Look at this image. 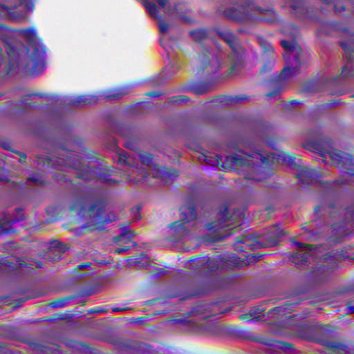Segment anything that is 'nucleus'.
I'll use <instances>...</instances> for the list:
<instances>
[{"label":"nucleus","mask_w":354,"mask_h":354,"mask_svg":"<svg viewBox=\"0 0 354 354\" xmlns=\"http://www.w3.org/2000/svg\"><path fill=\"white\" fill-rule=\"evenodd\" d=\"M259 44L264 49L265 51L270 52L272 50V47L270 44L263 38L259 39Z\"/></svg>","instance_id":"22"},{"label":"nucleus","mask_w":354,"mask_h":354,"mask_svg":"<svg viewBox=\"0 0 354 354\" xmlns=\"http://www.w3.org/2000/svg\"><path fill=\"white\" fill-rule=\"evenodd\" d=\"M26 156L24 153H21L19 161L21 162H24L26 161Z\"/></svg>","instance_id":"38"},{"label":"nucleus","mask_w":354,"mask_h":354,"mask_svg":"<svg viewBox=\"0 0 354 354\" xmlns=\"http://www.w3.org/2000/svg\"><path fill=\"white\" fill-rule=\"evenodd\" d=\"M24 0H6L10 8H16L23 3Z\"/></svg>","instance_id":"23"},{"label":"nucleus","mask_w":354,"mask_h":354,"mask_svg":"<svg viewBox=\"0 0 354 354\" xmlns=\"http://www.w3.org/2000/svg\"><path fill=\"white\" fill-rule=\"evenodd\" d=\"M88 202L87 198H80L75 201L70 209L75 212H82L85 210V205Z\"/></svg>","instance_id":"12"},{"label":"nucleus","mask_w":354,"mask_h":354,"mask_svg":"<svg viewBox=\"0 0 354 354\" xmlns=\"http://www.w3.org/2000/svg\"><path fill=\"white\" fill-rule=\"evenodd\" d=\"M250 239L248 236L243 238V240L241 241V242L246 245H250Z\"/></svg>","instance_id":"36"},{"label":"nucleus","mask_w":354,"mask_h":354,"mask_svg":"<svg viewBox=\"0 0 354 354\" xmlns=\"http://www.w3.org/2000/svg\"><path fill=\"white\" fill-rule=\"evenodd\" d=\"M183 225V223L180 222V221H176V222H174V223H171L169 225V227L170 228H175V227H181Z\"/></svg>","instance_id":"33"},{"label":"nucleus","mask_w":354,"mask_h":354,"mask_svg":"<svg viewBox=\"0 0 354 354\" xmlns=\"http://www.w3.org/2000/svg\"><path fill=\"white\" fill-rule=\"evenodd\" d=\"M68 299H59V300H57V301H55L52 303V306H54V307H56V308H62V307H64V303L65 301L67 300Z\"/></svg>","instance_id":"27"},{"label":"nucleus","mask_w":354,"mask_h":354,"mask_svg":"<svg viewBox=\"0 0 354 354\" xmlns=\"http://www.w3.org/2000/svg\"><path fill=\"white\" fill-rule=\"evenodd\" d=\"M198 64L201 70L207 68L209 66V60L207 58L199 57L198 58Z\"/></svg>","instance_id":"21"},{"label":"nucleus","mask_w":354,"mask_h":354,"mask_svg":"<svg viewBox=\"0 0 354 354\" xmlns=\"http://www.w3.org/2000/svg\"><path fill=\"white\" fill-rule=\"evenodd\" d=\"M322 156L326 158V156H328L331 161L335 164L348 165L353 163V157L351 155L341 152L335 149L323 151Z\"/></svg>","instance_id":"4"},{"label":"nucleus","mask_w":354,"mask_h":354,"mask_svg":"<svg viewBox=\"0 0 354 354\" xmlns=\"http://www.w3.org/2000/svg\"><path fill=\"white\" fill-rule=\"evenodd\" d=\"M138 172L139 174L141 176V178H131L130 176H128L129 180L135 183H140L144 179L148 178V176H149V174L143 169H140Z\"/></svg>","instance_id":"17"},{"label":"nucleus","mask_w":354,"mask_h":354,"mask_svg":"<svg viewBox=\"0 0 354 354\" xmlns=\"http://www.w3.org/2000/svg\"><path fill=\"white\" fill-rule=\"evenodd\" d=\"M33 7H34L33 3H30V8H33Z\"/></svg>","instance_id":"53"},{"label":"nucleus","mask_w":354,"mask_h":354,"mask_svg":"<svg viewBox=\"0 0 354 354\" xmlns=\"http://www.w3.org/2000/svg\"><path fill=\"white\" fill-rule=\"evenodd\" d=\"M2 7H4L6 8V9H8V6H5V5H3Z\"/></svg>","instance_id":"57"},{"label":"nucleus","mask_w":354,"mask_h":354,"mask_svg":"<svg viewBox=\"0 0 354 354\" xmlns=\"http://www.w3.org/2000/svg\"><path fill=\"white\" fill-rule=\"evenodd\" d=\"M245 98V97H237V100H244Z\"/></svg>","instance_id":"49"},{"label":"nucleus","mask_w":354,"mask_h":354,"mask_svg":"<svg viewBox=\"0 0 354 354\" xmlns=\"http://www.w3.org/2000/svg\"><path fill=\"white\" fill-rule=\"evenodd\" d=\"M225 39L231 46H232V44L234 41V37L232 35L228 34L225 37Z\"/></svg>","instance_id":"32"},{"label":"nucleus","mask_w":354,"mask_h":354,"mask_svg":"<svg viewBox=\"0 0 354 354\" xmlns=\"http://www.w3.org/2000/svg\"><path fill=\"white\" fill-rule=\"evenodd\" d=\"M296 244L299 248L304 249L305 252L302 254L297 252L293 257H295L297 259H301V261L307 262L308 256L313 254L314 250L316 249V246L306 245L301 243H296Z\"/></svg>","instance_id":"8"},{"label":"nucleus","mask_w":354,"mask_h":354,"mask_svg":"<svg viewBox=\"0 0 354 354\" xmlns=\"http://www.w3.org/2000/svg\"><path fill=\"white\" fill-rule=\"evenodd\" d=\"M134 236L133 232H125L113 238V241L120 244H129L132 242V238Z\"/></svg>","instance_id":"13"},{"label":"nucleus","mask_w":354,"mask_h":354,"mask_svg":"<svg viewBox=\"0 0 354 354\" xmlns=\"http://www.w3.org/2000/svg\"><path fill=\"white\" fill-rule=\"evenodd\" d=\"M265 344L267 345H270V346L272 345V343L271 342V341L266 342Z\"/></svg>","instance_id":"47"},{"label":"nucleus","mask_w":354,"mask_h":354,"mask_svg":"<svg viewBox=\"0 0 354 354\" xmlns=\"http://www.w3.org/2000/svg\"><path fill=\"white\" fill-rule=\"evenodd\" d=\"M344 176H345V178H346V180H350V179H348V177H354V171H346L344 172Z\"/></svg>","instance_id":"34"},{"label":"nucleus","mask_w":354,"mask_h":354,"mask_svg":"<svg viewBox=\"0 0 354 354\" xmlns=\"http://www.w3.org/2000/svg\"><path fill=\"white\" fill-rule=\"evenodd\" d=\"M342 48L347 55L349 62L343 68V70L353 68L354 70V41H346L341 43Z\"/></svg>","instance_id":"6"},{"label":"nucleus","mask_w":354,"mask_h":354,"mask_svg":"<svg viewBox=\"0 0 354 354\" xmlns=\"http://www.w3.org/2000/svg\"><path fill=\"white\" fill-rule=\"evenodd\" d=\"M88 214L91 222L88 225L84 227L86 232L102 230L105 223L114 220V218H110L105 215V208L101 203L91 205L88 210Z\"/></svg>","instance_id":"1"},{"label":"nucleus","mask_w":354,"mask_h":354,"mask_svg":"<svg viewBox=\"0 0 354 354\" xmlns=\"http://www.w3.org/2000/svg\"><path fill=\"white\" fill-rule=\"evenodd\" d=\"M26 6L28 7V9H30V5H28V3L26 4Z\"/></svg>","instance_id":"56"},{"label":"nucleus","mask_w":354,"mask_h":354,"mask_svg":"<svg viewBox=\"0 0 354 354\" xmlns=\"http://www.w3.org/2000/svg\"><path fill=\"white\" fill-rule=\"evenodd\" d=\"M277 244V241H273L272 242H270L269 243H268V246H273V245H275Z\"/></svg>","instance_id":"43"},{"label":"nucleus","mask_w":354,"mask_h":354,"mask_svg":"<svg viewBox=\"0 0 354 354\" xmlns=\"http://www.w3.org/2000/svg\"><path fill=\"white\" fill-rule=\"evenodd\" d=\"M263 311L264 310L259 308H254L250 310L247 313L240 315L239 318L240 319L245 321L255 320L261 317Z\"/></svg>","instance_id":"10"},{"label":"nucleus","mask_w":354,"mask_h":354,"mask_svg":"<svg viewBox=\"0 0 354 354\" xmlns=\"http://www.w3.org/2000/svg\"><path fill=\"white\" fill-rule=\"evenodd\" d=\"M261 255L259 254H254L251 255V259H253L254 261H257L260 259Z\"/></svg>","instance_id":"35"},{"label":"nucleus","mask_w":354,"mask_h":354,"mask_svg":"<svg viewBox=\"0 0 354 354\" xmlns=\"http://www.w3.org/2000/svg\"><path fill=\"white\" fill-rule=\"evenodd\" d=\"M227 163L234 166H246L261 161L266 162V158L260 153H255L254 155L240 151L236 154L228 156L226 158Z\"/></svg>","instance_id":"3"},{"label":"nucleus","mask_w":354,"mask_h":354,"mask_svg":"<svg viewBox=\"0 0 354 354\" xmlns=\"http://www.w3.org/2000/svg\"><path fill=\"white\" fill-rule=\"evenodd\" d=\"M144 6L153 18L156 19L158 17L157 15V6L154 3L145 1Z\"/></svg>","instance_id":"15"},{"label":"nucleus","mask_w":354,"mask_h":354,"mask_svg":"<svg viewBox=\"0 0 354 354\" xmlns=\"http://www.w3.org/2000/svg\"><path fill=\"white\" fill-rule=\"evenodd\" d=\"M43 266L42 263L41 261H35V266L37 268H41Z\"/></svg>","instance_id":"42"},{"label":"nucleus","mask_w":354,"mask_h":354,"mask_svg":"<svg viewBox=\"0 0 354 354\" xmlns=\"http://www.w3.org/2000/svg\"><path fill=\"white\" fill-rule=\"evenodd\" d=\"M281 46L285 50L288 51V57H295L296 60L295 67H285L281 71V76L282 78H288L295 75L300 68V62L298 56L301 53V49L297 43L288 41H282Z\"/></svg>","instance_id":"2"},{"label":"nucleus","mask_w":354,"mask_h":354,"mask_svg":"<svg viewBox=\"0 0 354 354\" xmlns=\"http://www.w3.org/2000/svg\"><path fill=\"white\" fill-rule=\"evenodd\" d=\"M215 328L218 330L221 329V327L219 326H215Z\"/></svg>","instance_id":"52"},{"label":"nucleus","mask_w":354,"mask_h":354,"mask_svg":"<svg viewBox=\"0 0 354 354\" xmlns=\"http://www.w3.org/2000/svg\"><path fill=\"white\" fill-rule=\"evenodd\" d=\"M118 95H108V97H108V98H110V97H118Z\"/></svg>","instance_id":"48"},{"label":"nucleus","mask_w":354,"mask_h":354,"mask_svg":"<svg viewBox=\"0 0 354 354\" xmlns=\"http://www.w3.org/2000/svg\"><path fill=\"white\" fill-rule=\"evenodd\" d=\"M178 176V173L177 171L165 168V167H155L153 168V171L152 173V177L154 178L167 180L168 178H176Z\"/></svg>","instance_id":"5"},{"label":"nucleus","mask_w":354,"mask_h":354,"mask_svg":"<svg viewBox=\"0 0 354 354\" xmlns=\"http://www.w3.org/2000/svg\"><path fill=\"white\" fill-rule=\"evenodd\" d=\"M180 211L183 212V213H189L190 214V216L186 217V219L189 221V220H192L194 218H196V215H195V209L194 207H183L180 209Z\"/></svg>","instance_id":"19"},{"label":"nucleus","mask_w":354,"mask_h":354,"mask_svg":"<svg viewBox=\"0 0 354 354\" xmlns=\"http://www.w3.org/2000/svg\"><path fill=\"white\" fill-rule=\"evenodd\" d=\"M296 176L303 182H308L317 178L318 174L308 167H299L297 169Z\"/></svg>","instance_id":"7"},{"label":"nucleus","mask_w":354,"mask_h":354,"mask_svg":"<svg viewBox=\"0 0 354 354\" xmlns=\"http://www.w3.org/2000/svg\"><path fill=\"white\" fill-rule=\"evenodd\" d=\"M80 177H81V178H84V179H88V177H87V176H80Z\"/></svg>","instance_id":"51"},{"label":"nucleus","mask_w":354,"mask_h":354,"mask_svg":"<svg viewBox=\"0 0 354 354\" xmlns=\"http://www.w3.org/2000/svg\"><path fill=\"white\" fill-rule=\"evenodd\" d=\"M158 3L164 10H167L169 7V3L168 0H158Z\"/></svg>","instance_id":"28"},{"label":"nucleus","mask_w":354,"mask_h":354,"mask_svg":"<svg viewBox=\"0 0 354 354\" xmlns=\"http://www.w3.org/2000/svg\"><path fill=\"white\" fill-rule=\"evenodd\" d=\"M348 311L349 313H354V306H351L350 304H347Z\"/></svg>","instance_id":"37"},{"label":"nucleus","mask_w":354,"mask_h":354,"mask_svg":"<svg viewBox=\"0 0 354 354\" xmlns=\"http://www.w3.org/2000/svg\"><path fill=\"white\" fill-rule=\"evenodd\" d=\"M277 235H278L279 236H283V235H284V233H283L282 231H281V232H278V233H277Z\"/></svg>","instance_id":"46"},{"label":"nucleus","mask_w":354,"mask_h":354,"mask_svg":"<svg viewBox=\"0 0 354 354\" xmlns=\"http://www.w3.org/2000/svg\"><path fill=\"white\" fill-rule=\"evenodd\" d=\"M207 227L209 230H215V231H218V232H221L223 228V227L221 225V223L219 221H215V222L209 223L207 225Z\"/></svg>","instance_id":"20"},{"label":"nucleus","mask_w":354,"mask_h":354,"mask_svg":"<svg viewBox=\"0 0 354 354\" xmlns=\"http://www.w3.org/2000/svg\"><path fill=\"white\" fill-rule=\"evenodd\" d=\"M3 147H4L5 149H8V145H6V146H5V145H3Z\"/></svg>","instance_id":"55"},{"label":"nucleus","mask_w":354,"mask_h":354,"mask_svg":"<svg viewBox=\"0 0 354 354\" xmlns=\"http://www.w3.org/2000/svg\"><path fill=\"white\" fill-rule=\"evenodd\" d=\"M29 180L31 181H35V180L36 181V180L35 178H33L32 177L30 178Z\"/></svg>","instance_id":"50"},{"label":"nucleus","mask_w":354,"mask_h":354,"mask_svg":"<svg viewBox=\"0 0 354 354\" xmlns=\"http://www.w3.org/2000/svg\"><path fill=\"white\" fill-rule=\"evenodd\" d=\"M138 157L140 162L145 165H149L152 162V156L147 152L141 151L138 153Z\"/></svg>","instance_id":"14"},{"label":"nucleus","mask_w":354,"mask_h":354,"mask_svg":"<svg viewBox=\"0 0 354 354\" xmlns=\"http://www.w3.org/2000/svg\"><path fill=\"white\" fill-rule=\"evenodd\" d=\"M160 31L162 33H165L169 30V25L165 23H160L159 24Z\"/></svg>","instance_id":"31"},{"label":"nucleus","mask_w":354,"mask_h":354,"mask_svg":"<svg viewBox=\"0 0 354 354\" xmlns=\"http://www.w3.org/2000/svg\"><path fill=\"white\" fill-rule=\"evenodd\" d=\"M2 180V178H0V180Z\"/></svg>","instance_id":"59"},{"label":"nucleus","mask_w":354,"mask_h":354,"mask_svg":"<svg viewBox=\"0 0 354 354\" xmlns=\"http://www.w3.org/2000/svg\"><path fill=\"white\" fill-rule=\"evenodd\" d=\"M118 161L120 164L127 165L129 167H135L134 158L127 152H120L118 154Z\"/></svg>","instance_id":"11"},{"label":"nucleus","mask_w":354,"mask_h":354,"mask_svg":"<svg viewBox=\"0 0 354 354\" xmlns=\"http://www.w3.org/2000/svg\"><path fill=\"white\" fill-rule=\"evenodd\" d=\"M88 265L87 263H81L79 265V267L82 268H85L86 266H88Z\"/></svg>","instance_id":"44"},{"label":"nucleus","mask_w":354,"mask_h":354,"mask_svg":"<svg viewBox=\"0 0 354 354\" xmlns=\"http://www.w3.org/2000/svg\"><path fill=\"white\" fill-rule=\"evenodd\" d=\"M199 161L206 162L210 165H221L222 166L221 157L216 154H201L198 156Z\"/></svg>","instance_id":"9"},{"label":"nucleus","mask_w":354,"mask_h":354,"mask_svg":"<svg viewBox=\"0 0 354 354\" xmlns=\"http://www.w3.org/2000/svg\"><path fill=\"white\" fill-rule=\"evenodd\" d=\"M191 35L196 41H201L205 37V32L203 30H196L192 31Z\"/></svg>","instance_id":"18"},{"label":"nucleus","mask_w":354,"mask_h":354,"mask_svg":"<svg viewBox=\"0 0 354 354\" xmlns=\"http://www.w3.org/2000/svg\"><path fill=\"white\" fill-rule=\"evenodd\" d=\"M328 348L333 349V350H339L342 345L341 344L334 342H328L326 344Z\"/></svg>","instance_id":"24"},{"label":"nucleus","mask_w":354,"mask_h":354,"mask_svg":"<svg viewBox=\"0 0 354 354\" xmlns=\"http://www.w3.org/2000/svg\"><path fill=\"white\" fill-rule=\"evenodd\" d=\"M272 62H268L267 64H265L263 65V66L261 68V73H263L267 71H269L272 68Z\"/></svg>","instance_id":"30"},{"label":"nucleus","mask_w":354,"mask_h":354,"mask_svg":"<svg viewBox=\"0 0 354 354\" xmlns=\"http://www.w3.org/2000/svg\"><path fill=\"white\" fill-rule=\"evenodd\" d=\"M128 308H112V310L113 312H118V311H123V310H127Z\"/></svg>","instance_id":"40"},{"label":"nucleus","mask_w":354,"mask_h":354,"mask_svg":"<svg viewBox=\"0 0 354 354\" xmlns=\"http://www.w3.org/2000/svg\"><path fill=\"white\" fill-rule=\"evenodd\" d=\"M182 101H184L187 99L186 96H180L179 97Z\"/></svg>","instance_id":"45"},{"label":"nucleus","mask_w":354,"mask_h":354,"mask_svg":"<svg viewBox=\"0 0 354 354\" xmlns=\"http://www.w3.org/2000/svg\"><path fill=\"white\" fill-rule=\"evenodd\" d=\"M335 9H336V10H337V9H338V8H337V5H335Z\"/></svg>","instance_id":"58"},{"label":"nucleus","mask_w":354,"mask_h":354,"mask_svg":"<svg viewBox=\"0 0 354 354\" xmlns=\"http://www.w3.org/2000/svg\"><path fill=\"white\" fill-rule=\"evenodd\" d=\"M330 208H333V205L332 204H328V205H325L324 206H317V207H315V212L317 213L322 209H324L326 210L327 209H330Z\"/></svg>","instance_id":"29"},{"label":"nucleus","mask_w":354,"mask_h":354,"mask_svg":"<svg viewBox=\"0 0 354 354\" xmlns=\"http://www.w3.org/2000/svg\"><path fill=\"white\" fill-rule=\"evenodd\" d=\"M119 245V247L113 250V253H115V254L124 253V252H126L127 251H128L130 248L129 246H120V245Z\"/></svg>","instance_id":"26"},{"label":"nucleus","mask_w":354,"mask_h":354,"mask_svg":"<svg viewBox=\"0 0 354 354\" xmlns=\"http://www.w3.org/2000/svg\"><path fill=\"white\" fill-rule=\"evenodd\" d=\"M149 96L158 97L160 96V94L158 92H150L147 94Z\"/></svg>","instance_id":"39"},{"label":"nucleus","mask_w":354,"mask_h":354,"mask_svg":"<svg viewBox=\"0 0 354 354\" xmlns=\"http://www.w3.org/2000/svg\"><path fill=\"white\" fill-rule=\"evenodd\" d=\"M278 93H279V91H274V92L268 93L267 94V96L268 97H272V96H274V95L278 94Z\"/></svg>","instance_id":"41"},{"label":"nucleus","mask_w":354,"mask_h":354,"mask_svg":"<svg viewBox=\"0 0 354 354\" xmlns=\"http://www.w3.org/2000/svg\"><path fill=\"white\" fill-rule=\"evenodd\" d=\"M21 35L28 40H33L36 37V31L32 28H26L21 30Z\"/></svg>","instance_id":"16"},{"label":"nucleus","mask_w":354,"mask_h":354,"mask_svg":"<svg viewBox=\"0 0 354 354\" xmlns=\"http://www.w3.org/2000/svg\"><path fill=\"white\" fill-rule=\"evenodd\" d=\"M3 147H4L5 149H8V145H6V146H5V145H3Z\"/></svg>","instance_id":"54"},{"label":"nucleus","mask_w":354,"mask_h":354,"mask_svg":"<svg viewBox=\"0 0 354 354\" xmlns=\"http://www.w3.org/2000/svg\"><path fill=\"white\" fill-rule=\"evenodd\" d=\"M10 223H4L0 226V234L10 232Z\"/></svg>","instance_id":"25"}]
</instances>
